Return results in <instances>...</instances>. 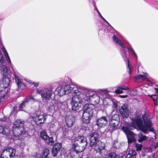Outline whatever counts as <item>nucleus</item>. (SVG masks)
<instances>
[{"mask_svg": "<svg viewBox=\"0 0 158 158\" xmlns=\"http://www.w3.org/2000/svg\"><path fill=\"white\" fill-rule=\"evenodd\" d=\"M14 76L15 77L16 83L18 85V88L21 90L25 89L26 88L25 85L21 81V80L19 78L15 73L14 74Z\"/></svg>", "mask_w": 158, "mask_h": 158, "instance_id": "18", "label": "nucleus"}, {"mask_svg": "<svg viewBox=\"0 0 158 158\" xmlns=\"http://www.w3.org/2000/svg\"><path fill=\"white\" fill-rule=\"evenodd\" d=\"M106 116H102L97 119L96 120V125L98 126V129H101L104 127L108 122V119Z\"/></svg>", "mask_w": 158, "mask_h": 158, "instance_id": "11", "label": "nucleus"}, {"mask_svg": "<svg viewBox=\"0 0 158 158\" xmlns=\"http://www.w3.org/2000/svg\"><path fill=\"white\" fill-rule=\"evenodd\" d=\"M117 89L115 90L114 92L118 94H120L123 93V91L120 89L117 88Z\"/></svg>", "mask_w": 158, "mask_h": 158, "instance_id": "34", "label": "nucleus"}, {"mask_svg": "<svg viewBox=\"0 0 158 158\" xmlns=\"http://www.w3.org/2000/svg\"><path fill=\"white\" fill-rule=\"evenodd\" d=\"M49 153V150L47 148L43 150L41 156L42 158H48V155Z\"/></svg>", "mask_w": 158, "mask_h": 158, "instance_id": "24", "label": "nucleus"}, {"mask_svg": "<svg viewBox=\"0 0 158 158\" xmlns=\"http://www.w3.org/2000/svg\"><path fill=\"white\" fill-rule=\"evenodd\" d=\"M81 90L83 94L85 104L83 106V110L78 112V114L82 116L83 123L88 124L90 123L93 116L94 106L92 104H88L90 102L98 104L99 102L100 97L96 94L95 89H88L81 86Z\"/></svg>", "mask_w": 158, "mask_h": 158, "instance_id": "1", "label": "nucleus"}, {"mask_svg": "<svg viewBox=\"0 0 158 158\" xmlns=\"http://www.w3.org/2000/svg\"><path fill=\"white\" fill-rule=\"evenodd\" d=\"M36 93L40 95L43 101L48 102L52 99V95L54 91L51 87H43L40 89H37Z\"/></svg>", "mask_w": 158, "mask_h": 158, "instance_id": "7", "label": "nucleus"}, {"mask_svg": "<svg viewBox=\"0 0 158 158\" xmlns=\"http://www.w3.org/2000/svg\"><path fill=\"white\" fill-rule=\"evenodd\" d=\"M155 156V154L152 153V155H150L148 158H154V156Z\"/></svg>", "mask_w": 158, "mask_h": 158, "instance_id": "43", "label": "nucleus"}, {"mask_svg": "<svg viewBox=\"0 0 158 158\" xmlns=\"http://www.w3.org/2000/svg\"><path fill=\"white\" fill-rule=\"evenodd\" d=\"M69 132H71L70 131H69L68 130L66 129L65 131L64 132V134H65V135L67 136L69 134Z\"/></svg>", "mask_w": 158, "mask_h": 158, "instance_id": "36", "label": "nucleus"}, {"mask_svg": "<svg viewBox=\"0 0 158 158\" xmlns=\"http://www.w3.org/2000/svg\"><path fill=\"white\" fill-rule=\"evenodd\" d=\"M31 83L32 85H33L34 87H37L39 86V83L38 82L35 83L34 82H32Z\"/></svg>", "mask_w": 158, "mask_h": 158, "instance_id": "35", "label": "nucleus"}, {"mask_svg": "<svg viewBox=\"0 0 158 158\" xmlns=\"http://www.w3.org/2000/svg\"><path fill=\"white\" fill-rule=\"evenodd\" d=\"M145 156V154H142V156H143V157H144V156Z\"/></svg>", "mask_w": 158, "mask_h": 158, "instance_id": "46", "label": "nucleus"}, {"mask_svg": "<svg viewBox=\"0 0 158 158\" xmlns=\"http://www.w3.org/2000/svg\"><path fill=\"white\" fill-rule=\"evenodd\" d=\"M16 113H17V111L15 110V108H14L13 110H12V112L11 113V114H15Z\"/></svg>", "mask_w": 158, "mask_h": 158, "instance_id": "40", "label": "nucleus"}, {"mask_svg": "<svg viewBox=\"0 0 158 158\" xmlns=\"http://www.w3.org/2000/svg\"><path fill=\"white\" fill-rule=\"evenodd\" d=\"M98 13L99 16L103 20V21H104L106 24H107L109 27H111V31L112 30H114V28L110 24V23L103 17L100 13L99 12H98Z\"/></svg>", "mask_w": 158, "mask_h": 158, "instance_id": "29", "label": "nucleus"}, {"mask_svg": "<svg viewBox=\"0 0 158 158\" xmlns=\"http://www.w3.org/2000/svg\"><path fill=\"white\" fill-rule=\"evenodd\" d=\"M134 79L135 80L142 79L143 80H144L146 79V76L139 74L135 76L134 77Z\"/></svg>", "mask_w": 158, "mask_h": 158, "instance_id": "27", "label": "nucleus"}, {"mask_svg": "<svg viewBox=\"0 0 158 158\" xmlns=\"http://www.w3.org/2000/svg\"><path fill=\"white\" fill-rule=\"evenodd\" d=\"M128 106L127 105L124 104L120 108L119 112L123 118H127L128 114Z\"/></svg>", "mask_w": 158, "mask_h": 158, "instance_id": "17", "label": "nucleus"}, {"mask_svg": "<svg viewBox=\"0 0 158 158\" xmlns=\"http://www.w3.org/2000/svg\"><path fill=\"white\" fill-rule=\"evenodd\" d=\"M113 39L117 44L121 47L120 49V54L124 61L127 62V71L129 75H131L132 73V67L131 65V64L129 60L128 55L127 53V49L130 53L136 59L137 58V55L131 45L129 47L126 48L124 44L115 35H113Z\"/></svg>", "mask_w": 158, "mask_h": 158, "instance_id": "3", "label": "nucleus"}, {"mask_svg": "<svg viewBox=\"0 0 158 158\" xmlns=\"http://www.w3.org/2000/svg\"><path fill=\"white\" fill-rule=\"evenodd\" d=\"M105 158H120L119 156L114 152H111L106 155Z\"/></svg>", "mask_w": 158, "mask_h": 158, "instance_id": "22", "label": "nucleus"}, {"mask_svg": "<svg viewBox=\"0 0 158 158\" xmlns=\"http://www.w3.org/2000/svg\"><path fill=\"white\" fill-rule=\"evenodd\" d=\"M24 121L21 119H16L13 123L12 131L14 137L26 136L27 133L24 129Z\"/></svg>", "mask_w": 158, "mask_h": 158, "instance_id": "6", "label": "nucleus"}, {"mask_svg": "<svg viewBox=\"0 0 158 158\" xmlns=\"http://www.w3.org/2000/svg\"><path fill=\"white\" fill-rule=\"evenodd\" d=\"M87 145V139L83 135H80L76 137L72 145V149L77 154L83 151Z\"/></svg>", "mask_w": 158, "mask_h": 158, "instance_id": "5", "label": "nucleus"}, {"mask_svg": "<svg viewBox=\"0 0 158 158\" xmlns=\"http://www.w3.org/2000/svg\"><path fill=\"white\" fill-rule=\"evenodd\" d=\"M112 118L113 120H116L119 119V117L117 114H115L112 116Z\"/></svg>", "mask_w": 158, "mask_h": 158, "instance_id": "33", "label": "nucleus"}, {"mask_svg": "<svg viewBox=\"0 0 158 158\" xmlns=\"http://www.w3.org/2000/svg\"><path fill=\"white\" fill-rule=\"evenodd\" d=\"M138 141L139 142L147 140L148 138L145 135H143L141 133H139L137 134Z\"/></svg>", "mask_w": 158, "mask_h": 158, "instance_id": "21", "label": "nucleus"}, {"mask_svg": "<svg viewBox=\"0 0 158 158\" xmlns=\"http://www.w3.org/2000/svg\"><path fill=\"white\" fill-rule=\"evenodd\" d=\"M65 122L68 127H71L75 123V118L72 115H67L65 118Z\"/></svg>", "mask_w": 158, "mask_h": 158, "instance_id": "16", "label": "nucleus"}, {"mask_svg": "<svg viewBox=\"0 0 158 158\" xmlns=\"http://www.w3.org/2000/svg\"><path fill=\"white\" fill-rule=\"evenodd\" d=\"M144 114L142 116L143 125L141 115H138L135 116L132 120V122L134 126H136L142 132L146 134L149 130L152 131L151 129L152 126L151 121Z\"/></svg>", "mask_w": 158, "mask_h": 158, "instance_id": "4", "label": "nucleus"}, {"mask_svg": "<svg viewBox=\"0 0 158 158\" xmlns=\"http://www.w3.org/2000/svg\"><path fill=\"white\" fill-rule=\"evenodd\" d=\"M99 90L101 91L105 94L107 93V90L106 89H99Z\"/></svg>", "mask_w": 158, "mask_h": 158, "instance_id": "37", "label": "nucleus"}, {"mask_svg": "<svg viewBox=\"0 0 158 158\" xmlns=\"http://www.w3.org/2000/svg\"><path fill=\"white\" fill-rule=\"evenodd\" d=\"M119 96L122 98H126L127 97V95H119Z\"/></svg>", "mask_w": 158, "mask_h": 158, "instance_id": "42", "label": "nucleus"}, {"mask_svg": "<svg viewBox=\"0 0 158 158\" xmlns=\"http://www.w3.org/2000/svg\"><path fill=\"white\" fill-rule=\"evenodd\" d=\"M2 49L8 63L11 64V61L5 47L4 46L2 47Z\"/></svg>", "mask_w": 158, "mask_h": 158, "instance_id": "20", "label": "nucleus"}, {"mask_svg": "<svg viewBox=\"0 0 158 158\" xmlns=\"http://www.w3.org/2000/svg\"><path fill=\"white\" fill-rule=\"evenodd\" d=\"M94 146L95 150L96 152L102 154V151L105 148V144L104 143L99 141L96 143Z\"/></svg>", "mask_w": 158, "mask_h": 158, "instance_id": "14", "label": "nucleus"}, {"mask_svg": "<svg viewBox=\"0 0 158 158\" xmlns=\"http://www.w3.org/2000/svg\"><path fill=\"white\" fill-rule=\"evenodd\" d=\"M92 4L94 6V10H96L97 12V13L98 12H99V11H98V9H97V7L96 6L95 3L94 2V1H93V3H92Z\"/></svg>", "mask_w": 158, "mask_h": 158, "instance_id": "38", "label": "nucleus"}, {"mask_svg": "<svg viewBox=\"0 0 158 158\" xmlns=\"http://www.w3.org/2000/svg\"><path fill=\"white\" fill-rule=\"evenodd\" d=\"M56 102V103H55V104H56L58 108H61L62 103L60 102V101L58 100H57Z\"/></svg>", "mask_w": 158, "mask_h": 158, "instance_id": "32", "label": "nucleus"}, {"mask_svg": "<svg viewBox=\"0 0 158 158\" xmlns=\"http://www.w3.org/2000/svg\"><path fill=\"white\" fill-rule=\"evenodd\" d=\"M80 158H82V157H81Z\"/></svg>", "mask_w": 158, "mask_h": 158, "instance_id": "48", "label": "nucleus"}, {"mask_svg": "<svg viewBox=\"0 0 158 158\" xmlns=\"http://www.w3.org/2000/svg\"><path fill=\"white\" fill-rule=\"evenodd\" d=\"M113 107L115 109H117L118 108V105L115 102L113 104Z\"/></svg>", "mask_w": 158, "mask_h": 158, "instance_id": "39", "label": "nucleus"}, {"mask_svg": "<svg viewBox=\"0 0 158 158\" xmlns=\"http://www.w3.org/2000/svg\"><path fill=\"white\" fill-rule=\"evenodd\" d=\"M61 147L62 144L60 143H56L53 145L52 151L53 156H56L57 153L60 152Z\"/></svg>", "mask_w": 158, "mask_h": 158, "instance_id": "15", "label": "nucleus"}, {"mask_svg": "<svg viewBox=\"0 0 158 158\" xmlns=\"http://www.w3.org/2000/svg\"><path fill=\"white\" fill-rule=\"evenodd\" d=\"M30 101L38 102L39 101V100L38 99L34 98L31 95H27L23 99L22 102L19 104V110H22L23 108L25 107L26 105L27 104L28 102Z\"/></svg>", "mask_w": 158, "mask_h": 158, "instance_id": "10", "label": "nucleus"}, {"mask_svg": "<svg viewBox=\"0 0 158 158\" xmlns=\"http://www.w3.org/2000/svg\"><path fill=\"white\" fill-rule=\"evenodd\" d=\"M122 130L127 135L129 144L135 141V134L131 131L127 127H123Z\"/></svg>", "mask_w": 158, "mask_h": 158, "instance_id": "9", "label": "nucleus"}, {"mask_svg": "<svg viewBox=\"0 0 158 158\" xmlns=\"http://www.w3.org/2000/svg\"><path fill=\"white\" fill-rule=\"evenodd\" d=\"M9 130L7 128L3 126H0V134L7 135L9 134Z\"/></svg>", "mask_w": 158, "mask_h": 158, "instance_id": "19", "label": "nucleus"}, {"mask_svg": "<svg viewBox=\"0 0 158 158\" xmlns=\"http://www.w3.org/2000/svg\"><path fill=\"white\" fill-rule=\"evenodd\" d=\"M145 80H147L148 81V85L150 86H152V83L150 81L148 80V79L146 78Z\"/></svg>", "mask_w": 158, "mask_h": 158, "instance_id": "41", "label": "nucleus"}, {"mask_svg": "<svg viewBox=\"0 0 158 158\" xmlns=\"http://www.w3.org/2000/svg\"><path fill=\"white\" fill-rule=\"evenodd\" d=\"M152 99L154 103L156 106H158V95L156 94L148 95Z\"/></svg>", "mask_w": 158, "mask_h": 158, "instance_id": "25", "label": "nucleus"}, {"mask_svg": "<svg viewBox=\"0 0 158 158\" xmlns=\"http://www.w3.org/2000/svg\"><path fill=\"white\" fill-rule=\"evenodd\" d=\"M47 117L46 114H35L31 116V118L37 125L41 127L44 123Z\"/></svg>", "mask_w": 158, "mask_h": 158, "instance_id": "8", "label": "nucleus"}, {"mask_svg": "<svg viewBox=\"0 0 158 158\" xmlns=\"http://www.w3.org/2000/svg\"><path fill=\"white\" fill-rule=\"evenodd\" d=\"M135 146L136 148L137 151H139L142 149V145L141 144H139L138 143H135Z\"/></svg>", "mask_w": 158, "mask_h": 158, "instance_id": "30", "label": "nucleus"}, {"mask_svg": "<svg viewBox=\"0 0 158 158\" xmlns=\"http://www.w3.org/2000/svg\"><path fill=\"white\" fill-rule=\"evenodd\" d=\"M136 154V153L135 150H131L129 151L128 153L125 158H131L133 156H135Z\"/></svg>", "mask_w": 158, "mask_h": 158, "instance_id": "26", "label": "nucleus"}, {"mask_svg": "<svg viewBox=\"0 0 158 158\" xmlns=\"http://www.w3.org/2000/svg\"><path fill=\"white\" fill-rule=\"evenodd\" d=\"M54 106L52 103H51L48 106L47 111L48 112L52 113L54 110Z\"/></svg>", "mask_w": 158, "mask_h": 158, "instance_id": "28", "label": "nucleus"}, {"mask_svg": "<svg viewBox=\"0 0 158 158\" xmlns=\"http://www.w3.org/2000/svg\"><path fill=\"white\" fill-rule=\"evenodd\" d=\"M155 148H156L158 147V142L156 143L155 144Z\"/></svg>", "mask_w": 158, "mask_h": 158, "instance_id": "44", "label": "nucleus"}, {"mask_svg": "<svg viewBox=\"0 0 158 158\" xmlns=\"http://www.w3.org/2000/svg\"><path fill=\"white\" fill-rule=\"evenodd\" d=\"M118 126V124L114 122V121H112L109 123V130H114L116 129V127Z\"/></svg>", "mask_w": 158, "mask_h": 158, "instance_id": "23", "label": "nucleus"}, {"mask_svg": "<svg viewBox=\"0 0 158 158\" xmlns=\"http://www.w3.org/2000/svg\"><path fill=\"white\" fill-rule=\"evenodd\" d=\"M154 89L156 91V93H158V88H155Z\"/></svg>", "mask_w": 158, "mask_h": 158, "instance_id": "45", "label": "nucleus"}, {"mask_svg": "<svg viewBox=\"0 0 158 158\" xmlns=\"http://www.w3.org/2000/svg\"><path fill=\"white\" fill-rule=\"evenodd\" d=\"M87 158H89L88 157H87Z\"/></svg>", "mask_w": 158, "mask_h": 158, "instance_id": "47", "label": "nucleus"}, {"mask_svg": "<svg viewBox=\"0 0 158 158\" xmlns=\"http://www.w3.org/2000/svg\"><path fill=\"white\" fill-rule=\"evenodd\" d=\"M41 138L44 141L49 144L52 145L54 143V141L52 137H49L47 135L46 131H43L40 133Z\"/></svg>", "mask_w": 158, "mask_h": 158, "instance_id": "12", "label": "nucleus"}, {"mask_svg": "<svg viewBox=\"0 0 158 158\" xmlns=\"http://www.w3.org/2000/svg\"><path fill=\"white\" fill-rule=\"evenodd\" d=\"M99 135L97 132H94L91 133L89 135L90 141V145L91 147H94V145L98 141Z\"/></svg>", "mask_w": 158, "mask_h": 158, "instance_id": "13", "label": "nucleus"}, {"mask_svg": "<svg viewBox=\"0 0 158 158\" xmlns=\"http://www.w3.org/2000/svg\"><path fill=\"white\" fill-rule=\"evenodd\" d=\"M71 86L66 84L64 80H62L59 82V85L56 89L57 94L59 96L71 94L73 97L72 98L71 105L72 110L74 111L78 110L79 108V104L83 103L85 104L83 94L81 89V86L75 85Z\"/></svg>", "mask_w": 158, "mask_h": 158, "instance_id": "2", "label": "nucleus"}, {"mask_svg": "<svg viewBox=\"0 0 158 158\" xmlns=\"http://www.w3.org/2000/svg\"><path fill=\"white\" fill-rule=\"evenodd\" d=\"M117 88H119L121 89L122 90H129V89L127 87L124 86L123 85L121 86H118L117 87Z\"/></svg>", "mask_w": 158, "mask_h": 158, "instance_id": "31", "label": "nucleus"}]
</instances>
